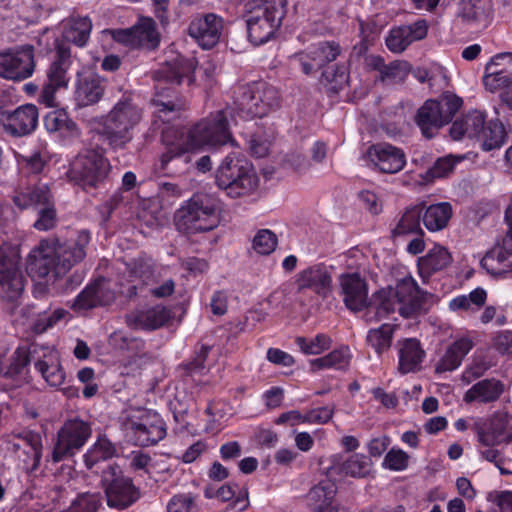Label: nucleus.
I'll list each match as a JSON object with an SVG mask.
<instances>
[{"instance_id": "f257e3e1", "label": "nucleus", "mask_w": 512, "mask_h": 512, "mask_svg": "<svg viewBox=\"0 0 512 512\" xmlns=\"http://www.w3.org/2000/svg\"><path fill=\"white\" fill-rule=\"evenodd\" d=\"M195 69L194 58L178 55L173 62L167 63L155 73L157 84L156 94L152 100L155 111L151 128L153 131H160L161 142L165 146V151L161 155L163 168L189 150L205 146L216 148L234 143L224 111H218L215 115L200 120L192 126L187 135L182 128L173 124L185 106V101L175 86L184 81L192 85L195 81Z\"/></svg>"}, {"instance_id": "f03ea898", "label": "nucleus", "mask_w": 512, "mask_h": 512, "mask_svg": "<svg viewBox=\"0 0 512 512\" xmlns=\"http://www.w3.org/2000/svg\"><path fill=\"white\" fill-rule=\"evenodd\" d=\"M91 240L88 230H81L74 241L60 243L59 240H42L31 250L26 260V272L33 280H45L54 284L62 275L81 262L85 248Z\"/></svg>"}, {"instance_id": "7ed1b4c3", "label": "nucleus", "mask_w": 512, "mask_h": 512, "mask_svg": "<svg viewBox=\"0 0 512 512\" xmlns=\"http://www.w3.org/2000/svg\"><path fill=\"white\" fill-rule=\"evenodd\" d=\"M287 0H252L247 14L248 40L260 46L273 39L287 13Z\"/></svg>"}, {"instance_id": "20e7f679", "label": "nucleus", "mask_w": 512, "mask_h": 512, "mask_svg": "<svg viewBox=\"0 0 512 512\" xmlns=\"http://www.w3.org/2000/svg\"><path fill=\"white\" fill-rule=\"evenodd\" d=\"M112 166L105 155V149L96 146L80 151L71 161L66 172L70 183L89 192L99 188L108 179Z\"/></svg>"}, {"instance_id": "39448f33", "label": "nucleus", "mask_w": 512, "mask_h": 512, "mask_svg": "<svg viewBox=\"0 0 512 512\" xmlns=\"http://www.w3.org/2000/svg\"><path fill=\"white\" fill-rule=\"evenodd\" d=\"M217 200L204 193L194 194L175 214L179 232L197 234L215 229L220 222Z\"/></svg>"}, {"instance_id": "423d86ee", "label": "nucleus", "mask_w": 512, "mask_h": 512, "mask_svg": "<svg viewBox=\"0 0 512 512\" xmlns=\"http://www.w3.org/2000/svg\"><path fill=\"white\" fill-rule=\"evenodd\" d=\"M233 103L240 117L262 118L279 107L280 95L272 85L257 81L235 87Z\"/></svg>"}, {"instance_id": "0eeeda50", "label": "nucleus", "mask_w": 512, "mask_h": 512, "mask_svg": "<svg viewBox=\"0 0 512 512\" xmlns=\"http://www.w3.org/2000/svg\"><path fill=\"white\" fill-rule=\"evenodd\" d=\"M215 183L229 197L239 198L251 194L258 187L259 179L247 159L230 153L218 167Z\"/></svg>"}, {"instance_id": "6e6552de", "label": "nucleus", "mask_w": 512, "mask_h": 512, "mask_svg": "<svg viewBox=\"0 0 512 512\" xmlns=\"http://www.w3.org/2000/svg\"><path fill=\"white\" fill-rule=\"evenodd\" d=\"M141 118V109L131 99L122 97L105 117L100 134L112 148H123L132 140V130Z\"/></svg>"}, {"instance_id": "1a4fd4ad", "label": "nucleus", "mask_w": 512, "mask_h": 512, "mask_svg": "<svg viewBox=\"0 0 512 512\" xmlns=\"http://www.w3.org/2000/svg\"><path fill=\"white\" fill-rule=\"evenodd\" d=\"M463 105V100L451 92H443L437 99H427L419 107L414 122L426 139H432L449 124Z\"/></svg>"}, {"instance_id": "9d476101", "label": "nucleus", "mask_w": 512, "mask_h": 512, "mask_svg": "<svg viewBox=\"0 0 512 512\" xmlns=\"http://www.w3.org/2000/svg\"><path fill=\"white\" fill-rule=\"evenodd\" d=\"M73 64L71 47L66 42H55L50 53V63L46 69V79L39 95L40 103L47 107L56 105V93L66 90L71 76L69 70Z\"/></svg>"}, {"instance_id": "9b49d317", "label": "nucleus", "mask_w": 512, "mask_h": 512, "mask_svg": "<svg viewBox=\"0 0 512 512\" xmlns=\"http://www.w3.org/2000/svg\"><path fill=\"white\" fill-rule=\"evenodd\" d=\"M167 423L160 413L144 409L125 423V436L129 443L139 447L158 444L167 436Z\"/></svg>"}, {"instance_id": "f8f14e48", "label": "nucleus", "mask_w": 512, "mask_h": 512, "mask_svg": "<svg viewBox=\"0 0 512 512\" xmlns=\"http://www.w3.org/2000/svg\"><path fill=\"white\" fill-rule=\"evenodd\" d=\"M92 436L89 421L79 416L67 418L57 431L56 441L52 450V461L59 463L74 457L86 445Z\"/></svg>"}, {"instance_id": "ddd939ff", "label": "nucleus", "mask_w": 512, "mask_h": 512, "mask_svg": "<svg viewBox=\"0 0 512 512\" xmlns=\"http://www.w3.org/2000/svg\"><path fill=\"white\" fill-rule=\"evenodd\" d=\"M101 482L104 486L107 506L111 509L125 510L140 498V491L133 480L124 476L117 465L107 466L103 471Z\"/></svg>"}, {"instance_id": "4468645a", "label": "nucleus", "mask_w": 512, "mask_h": 512, "mask_svg": "<svg viewBox=\"0 0 512 512\" xmlns=\"http://www.w3.org/2000/svg\"><path fill=\"white\" fill-rule=\"evenodd\" d=\"M507 226L502 245L488 251L480 261L481 268L495 279L506 278L512 271V205H509L504 214Z\"/></svg>"}, {"instance_id": "2eb2a0df", "label": "nucleus", "mask_w": 512, "mask_h": 512, "mask_svg": "<svg viewBox=\"0 0 512 512\" xmlns=\"http://www.w3.org/2000/svg\"><path fill=\"white\" fill-rule=\"evenodd\" d=\"M34 47L26 44L14 51L0 53V77L23 81L31 77L35 71Z\"/></svg>"}, {"instance_id": "dca6fc26", "label": "nucleus", "mask_w": 512, "mask_h": 512, "mask_svg": "<svg viewBox=\"0 0 512 512\" xmlns=\"http://www.w3.org/2000/svg\"><path fill=\"white\" fill-rule=\"evenodd\" d=\"M224 18L216 13L196 14L188 25V35L202 49H212L220 41L223 29Z\"/></svg>"}, {"instance_id": "f3484780", "label": "nucleus", "mask_w": 512, "mask_h": 512, "mask_svg": "<svg viewBox=\"0 0 512 512\" xmlns=\"http://www.w3.org/2000/svg\"><path fill=\"white\" fill-rule=\"evenodd\" d=\"M24 290V277L18 260L0 247V299L16 301Z\"/></svg>"}, {"instance_id": "a211bd4d", "label": "nucleus", "mask_w": 512, "mask_h": 512, "mask_svg": "<svg viewBox=\"0 0 512 512\" xmlns=\"http://www.w3.org/2000/svg\"><path fill=\"white\" fill-rule=\"evenodd\" d=\"M116 299L113 289L104 277L90 281L74 298L71 309L75 312L89 311L111 305Z\"/></svg>"}, {"instance_id": "6ab92c4d", "label": "nucleus", "mask_w": 512, "mask_h": 512, "mask_svg": "<svg viewBox=\"0 0 512 512\" xmlns=\"http://www.w3.org/2000/svg\"><path fill=\"white\" fill-rule=\"evenodd\" d=\"M393 293L399 306V314L404 318H411L420 313L428 296L412 276L399 280L393 288Z\"/></svg>"}, {"instance_id": "aec40b11", "label": "nucleus", "mask_w": 512, "mask_h": 512, "mask_svg": "<svg viewBox=\"0 0 512 512\" xmlns=\"http://www.w3.org/2000/svg\"><path fill=\"white\" fill-rule=\"evenodd\" d=\"M339 295L346 308L360 312L367 306L368 283L358 272H345L339 275Z\"/></svg>"}, {"instance_id": "412c9836", "label": "nucleus", "mask_w": 512, "mask_h": 512, "mask_svg": "<svg viewBox=\"0 0 512 512\" xmlns=\"http://www.w3.org/2000/svg\"><path fill=\"white\" fill-rule=\"evenodd\" d=\"M31 363L30 352L24 347H17L10 359V364L0 377V390L8 392L27 382L29 366Z\"/></svg>"}, {"instance_id": "4be33fe9", "label": "nucleus", "mask_w": 512, "mask_h": 512, "mask_svg": "<svg viewBox=\"0 0 512 512\" xmlns=\"http://www.w3.org/2000/svg\"><path fill=\"white\" fill-rule=\"evenodd\" d=\"M370 162L382 173L394 174L406 164V156L401 148L389 143H376L367 150Z\"/></svg>"}, {"instance_id": "5701e85b", "label": "nucleus", "mask_w": 512, "mask_h": 512, "mask_svg": "<svg viewBox=\"0 0 512 512\" xmlns=\"http://www.w3.org/2000/svg\"><path fill=\"white\" fill-rule=\"evenodd\" d=\"M428 33V22L418 19L408 25H401L390 29L385 44L393 53H402L413 42L423 40Z\"/></svg>"}, {"instance_id": "b1692460", "label": "nucleus", "mask_w": 512, "mask_h": 512, "mask_svg": "<svg viewBox=\"0 0 512 512\" xmlns=\"http://www.w3.org/2000/svg\"><path fill=\"white\" fill-rule=\"evenodd\" d=\"M483 83L491 92L512 84V53H499L491 58L485 67Z\"/></svg>"}, {"instance_id": "393cba45", "label": "nucleus", "mask_w": 512, "mask_h": 512, "mask_svg": "<svg viewBox=\"0 0 512 512\" xmlns=\"http://www.w3.org/2000/svg\"><path fill=\"white\" fill-rule=\"evenodd\" d=\"M457 17L470 28L484 29L493 18L492 4L488 0H461Z\"/></svg>"}, {"instance_id": "a878e982", "label": "nucleus", "mask_w": 512, "mask_h": 512, "mask_svg": "<svg viewBox=\"0 0 512 512\" xmlns=\"http://www.w3.org/2000/svg\"><path fill=\"white\" fill-rule=\"evenodd\" d=\"M172 319V310L162 304H157L146 309L136 310L127 317V323L136 329L155 331L167 325Z\"/></svg>"}, {"instance_id": "bb28decb", "label": "nucleus", "mask_w": 512, "mask_h": 512, "mask_svg": "<svg viewBox=\"0 0 512 512\" xmlns=\"http://www.w3.org/2000/svg\"><path fill=\"white\" fill-rule=\"evenodd\" d=\"M298 291L312 290L318 296L327 298L332 285V277L323 263L315 264L300 271L296 278Z\"/></svg>"}, {"instance_id": "cd10ccee", "label": "nucleus", "mask_w": 512, "mask_h": 512, "mask_svg": "<svg viewBox=\"0 0 512 512\" xmlns=\"http://www.w3.org/2000/svg\"><path fill=\"white\" fill-rule=\"evenodd\" d=\"M37 124V107L33 104H26L7 114L4 130L12 136L20 137L33 132Z\"/></svg>"}, {"instance_id": "c85d7f7f", "label": "nucleus", "mask_w": 512, "mask_h": 512, "mask_svg": "<svg viewBox=\"0 0 512 512\" xmlns=\"http://www.w3.org/2000/svg\"><path fill=\"white\" fill-rule=\"evenodd\" d=\"M105 81L99 75L91 72L77 73L75 84V100L81 107L93 105L103 97Z\"/></svg>"}, {"instance_id": "c756f323", "label": "nucleus", "mask_w": 512, "mask_h": 512, "mask_svg": "<svg viewBox=\"0 0 512 512\" xmlns=\"http://www.w3.org/2000/svg\"><path fill=\"white\" fill-rule=\"evenodd\" d=\"M473 347L474 342L469 336H462L454 340L435 364V373L442 374L458 369Z\"/></svg>"}, {"instance_id": "7c9ffc66", "label": "nucleus", "mask_w": 512, "mask_h": 512, "mask_svg": "<svg viewBox=\"0 0 512 512\" xmlns=\"http://www.w3.org/2000/svg\"><path fill=\"white\" fill-rule=\"evenodd\" d=\"M504 392V384L495 378H486L473 384L464 394L465 403L488 404L497 401Z\"/></svg>"}, {"instance_id": "2f4dec72", "label": "nucleus", "mask_w": 512, "mask_h": 512, "mask_svg": "<svg viewBox=\"0 0 512 512\" xmlns=\"http://www.w3.org/2000/svg\"><path fill=\"white\" fill-rule=\"evenodd\" d=\"M337 493V485L331 479H323L314 485L307 494L308 506L314 512H331Z\"/></svg>"}, {"instance_id": "473e14b6", "label": "nucleus", "mask_w": 512, "mask_h": 512, "mask_svg": "<svg viewBox=\"0 0 512 512\" xmlns=\"http://www.w3.org/2000/svg\"><path fill=\"white\" fill-rule=\"evenodd\" d=\"M425 355L419 340L416 338L405 339L398 353L399 372L403 375L418 372Z\"/></svg>"}, {"instance_id": "72a5a7b5", "label": "nucleus", "mask_w": 512, "mask_h": 512, "mask_svg": "<svg viewBox=\"0 0 512 512\" xmlns=\"http://www.w3.org/2000/svg\"><path fill=\"white\" fill-rule=\"evenodd\" d=\"M421 205V221L430 232L445 229L452 218L453 209L449 202H439L429 206Z\"/></svg>"}, {"instance_id": "f704fd0d", "label": "nucleus", "mask_w": 512, "mask_h": 512, "mask_svg": "<svg viewBox=\"0 0 512 512\" xmlns=\"http://www.w3.org/2000/svg\"><path fill=\"white\" fill-rule=\"evenodd\" d=\"M34 366L49 386L57 388L65 382L66 374L57 352L48 351L44 353L43 357L39 358Z\"/></svg>"}, {"instance_id": "c9c22d12", "label": "nucleus", "mask_w": 512, "mask_h": 512, "mask_svg": "<svg viewBox=\"0 0 512 512\" xmlns=\"http://www.w3.org/2000/svg\"><path fill=\"white\" fill-rule=\"evenodd\" d=\"M452 261L449 251L439 245L434 246L428 253L419 258L418 271L420 277L425 281L434 273L444 270Z\"/></svg>"}, {"instance_id": "e433bc0d", "label": "nucleus", "mask_w": 512, "mask_h": 512, "mask_svg": "<svg viewBox=\"0 0 512 512\" xmlns=\"http://www.w3.org/2000/svg\"><path fill=\"white\" fill-rule=\"evenodd\" d=\"M398 305L393 288H382L372 294L367 300V312L373 313L376 320H381L394 313Z\"/></svg>"}, {"instance_id": "4c0bfd02", "label": "nucleus", "mask_w": 512, "mask_h": 512, "mask_svg": "<svg viewBox=\"0 0 512 512\" xmlns=\"http://www.w3.org/2000/svg\"><path fill=\"white\" fill-rule=\"evenodd\" d=\"M43 123L48 132H58L63 137L77 138L80 135L77 124L64 109L50 111L45 115Z\"/></svg>"}, {"instance_id": "58836bf2", "label": "nucleus", "mask_w": 512, "mask_h": 512, "mask_svg": "<svg viewBox=\"0 0 512 512\" xmlns=\"http://www.w3.org/2000/svg\"><path fill=\"white\" fill-rule=\"evenodd\" d=\"M349 81V66L345 62H338L322 69L320 82L328 93L337 94L344 89Z\"/></svg>"}, {"instance_id": "ea45409f", "label": "nucleus", "mask_w": 512, "mask_h": 512, "mask_svg": "<svg viewBox=\"0 0 512 512\" xmlns=\"http://www.w3.org/2000/svg\"><path fill=\"white\" fill-rule=\"evenodd\" d=\"M391 233L393 239L404 238L414 234H425L421 228V205L407 208Z\"/></svg>"}, {"instance_id": "a19ab883", "label": "nucleus", "mask_w": 512, "mask_h": 512, "mask_svg": "<svg viewBox=\"0 0 512 512\" xmlns=\"http://www.w3.org/2000/svg\"><path fill=\"white\" fill-rule=\"evenodd\" d=\"M116 447L105 435H100L95 443L83 455L87 469L91 470L101 461H107L116 455Z\"/></svg>"}, {"instance_id": "79ce46f5", "label": "nucleus", "mask_w": 512, "mask_h": 512, "mask_svg": "<svg viewBox=\"0 0 512 512\" xmlns=\"http://www.w3.org/2000/svg\"><path fill=\"white\" fill-rule=\"evenodd\" d=\"M49 197L48 187L37 185L16 193L13 202L20 209L38 208L48 204Z\"/></svg>"}, {"instance_id": "37998d69", "label": "nucleus", "mask_w": 512, "mask_h": 512, "mask_svg": "<svg viewBox=\"0 0 512 512\" xmlns=\"http://www.w3.org/2000/svg\"><path fill=\"white\" fill-rule=\"evenodd\" d=\"M312 60L316 62L318 68H325L331 62H334L342 53V47L339 42L334 40H323L308 47Z\"/></svg>"}, {"instance_id": "c03bdc74", "label": "nucleus", "mask_w": 512, "mask_h": 512, "mask_svg": "<svg viewBox=\"0 0 512 512\" xmlns=\"http://www.w3.org/2000/svg\"><path fill=\"white\" fill-rule=\"evenodd\" d=\"M92 30V22L88 17H78L73 20L70 28L65 32L62 40L55 42H66L71 46V43L78 47H84L89 38Z\"/></svg>"}, {"instance_id": "a18cd8bd", "label": "nucleus", "mask_w": 512, "mask_h": 512, "mask_svg": "<svg viewBox=\"0 0 512 512\" xmlns=\"http://www.w3.org/2000/svg\"><path fill=\"white\" fill-rule=\"evenodd\" d=\"M506 137L507 133L503 123L495 119L487 122L478 141L482 143L483 150L491 151L500 148L505 143Z\"/></svg>"}, {"instance_id": "49530a36", "label": "nucleus", "mask_w": 512, "mask_h": 512, "mask_svg": "<svg viewBox=\"0 0 512 512\" xmlns=\"http://www.w3.org/2000/svg\"><path fill=\"white\" fill-rule=\"evenodd\" d=\"M487 292L482 287L473 289L468 295L462 294L454 297L449 302V308L453 311H468L479 309L486 303Z\"/></svg>"}, {"instance_id": "de8ad7c7", "label": "nucleus", "mask_w": 512, "mask_h": 512, "mask_svg": "<svg viewBox=\"0 0 512 512\" xmlns=\"http://www.w3.org/2000/svg\"><path fill=\"white\" fill-rule=\"evenodd\" d=\"M350 363L348 347L335 349L327 355L311 360V366L315 369L345 370Z\"/></svg>"}, {"instance_id": "09e8293b", "label": "nucleus", "mask_w": 512, "mask_h": 512, "mask_svg": "<svg viewBox=\"0 0 512 512\" xmlns=\"http://www.w3.org/2000/svg\"><path fill=\"white\" fill-rule=\"evenodd\" d=\"M394 334V326L391 324H382L378 328L368 331L367 343L375 350L378 355L387 351L392 344Z\"/></svg>"}, {"instance_id": "8fccbe9b", "label": "nucleus", "mask_w": 512, "mask_h": 512, "mask_svg": "<svg viewBox=\"0 0 512 512\" xmlns=\"http://www.w3.org/2000/svg\"><path fill=\"white\" fill-rule=\"evenodd\" d=\"M371 467L370 457L361 453H354L342 463L341 471L346 476L364 478L370 474Z\"/></svg>"}, {"instance_id": "3c124183", "label": "nucleus", "mask_w": 512, "mask_h": 512, "mask_svg": "<svg viewBox=\"0 0 512 512\" xmlns=\"http://www.w3.org/2000/svg\"><path fill=\"white\" fill-rule=\"evenodd\" d=\"M295 344L305 355H319L331 348L332 339L327 334L318 333L314 338L298 336L295 339Z\"/></svg>"}, {"instance_id": "603ef678", "label": "nucleus", "mask_w": 512, "mask_h": 512, "mask_svg": "<svg viewBox=\"0 0 512 512\" xmlns=\"http://www.w3.org/2000/svg\"><path fill=\"white\" fill-rule=\"evenodd\" d=\"M134 28L136 40H138L137 48L147 46L154 49L159 45L160 38L153 20L146 19L135 25Z\"/></svg>"}, {"instance_id": "864d4df0", "label": "nucleus", "mask_w": 512, "mask_h": 512, "mask_svg": "<svg viewBox=\"0 0 512 512\" xmlns=\"http://www.w3.org/2000/svg\"><path fill=\"white\" fill-rule=\"evenodd\" d=\"M102 506V497L99 493H80L71 502L67 512H98Z\"/></svg>"}, {"instance_id": "5fc2aeb1", "label": "nucleus", "mask_w": 512, "mask_h": 512, "mask_svg": "<svg viewBox=\"0 0 512 512\" xmlns=\"http://www.w3.org/2000/svg\"><path fill=\"white\" fill-rule=\"evenodd\" d=\"M277 243L274 232L269 229H260L253 238L252 247L258 254L269 255L275 250Z\"/></svg>"}, {"instance_id": "6e6d98bb", "label": "nucleus", "mask_w": 512, "mask_h": 512, "mask_svg": "<svg viewBox=\"0 0 512 512\" xmlns=\"http://www.w3.org/2000/svg\"><path fill=\"white\" fill-rule=\"evenodd\" d=\"M464 121L468 130V138L478 140L487 124L485 113L479 110L470 111L464 116Z\"/></svg>"}, {"instance_id": "4d7b16f0", "label": "nucleus", "mask_w": 512, "mask_h": 512, "mask_svg": "<svg viewBox=\"0 0 512 512\" xmlns=\"http://www.w3.org/2000/svg\"><path fill=\"white\" fill-rule=\"evenodd\" d=\"M411 65L407 61H393L386 64V67L382 71L381 80H392L394 82H401L406 79L408 74L410 73Z\"/></svg>"}, {"instance_id": "13d9d810", "label": "nucleus", "mask_w": 512, "mask_h": 512, "mask_svg": "<svg viewBox=\"0 0 512 512\" xmlns=\"http://www.w3.org/2000/svg\"><path fill=\"white\" fill-rule=\"evenodd\" d=\"M408 459L406 452L392 448L385 455L383 466L393 471H402L408 467Z\"/></svg>"}, {"instance_id": "bf43d9fd", "label": "nucleus", "mask_w": 512, "mask_h": 512, "mask_svg": "<svg viewBox=\"0 0 512 512\" xmlns=\"http://www.w3.org/2000/svg\"><path fill=\"white\" fill-rule=\"evenodd\" d=\"M56 224V210L49 202L38 212V218L34 223V228L39 231H48Z\"/></svg>"}, {"instance_id": "052dcab7", "label": "nucleus", "mask_w": 512, "mask_h": 512, "mask_svg": "<svg viewBox=\"0 0 512 512\" xmlns=\"http://www.w3.org/2000/svg\"><path fill=\"white\" fill-rule=\"evenodd\" d=\"M65 275H62L58 280L53 284L58 292L63 294H68L74 291L78 286L83 282L85 275L83 271L75 270L72 274L64 278Z\"/></svg>"}, {"instance_id": "680f3d73", "label": "nucleus", "mask_w": 512, "mask_h": 512, "mask_svg": "<svg viewBox=\"0 0 512 512\" xmlns=\"http://www.w3.org/2000/svg\"><path fill=\"white\" fill-rule=\"evenodd\" d=\"M105 35H109L115 42L130 48H137L135 28L128 29H106L103 31Z\"/></svg>"}, {"instance_id": "e2e57ef3", "label": "nucleus", "mask_w": 512, "mask_h": 512, "mask_svg": "<svg viewBox=\"0 0 512 512\" xmlns=\"http://www.w3.org/2000/svg\"><path fill=\"white\" fill-rule=\"evenodd\" d=\"M194 497L191 494H176L167 504L168 512H193Z\"/></svg>"}, {"instance_id": "0e129e2a", "label": "nucleus", "mask_w": 512, "mask_h": 512, "mask_svg": "<svg viewBox=\"0 0 512 512\" xmlns=\"http://www.w3.org/2000/svg\"><path fill=\"white\" fill-rule=\"evenodd\" d=\"M66 311L64 309H55L50 314L40 316L34 323L33 329L36 333H44L48 329L54 327L64 316Z\"/></svg>"}, {"instance_id": "69168bd1", "label": "nucleus", "mask_w": 512, "mask_h": 512, "mask_svg": "<svg viewBox=\"0 0 512 512\" xmlns=\"http://www.w3.org/2000/svg\"><path fill=\"white\" fill-rule=\"evenodd\" d=\"M333 415V406H322L307 411L304 420L307 424H326L332 419Z\"/></svg>"}, {"instance_id": "338daca9", "label": "nucleus", "mask_w": 512, "mask_h": 512, "mask_svg": "<svg viewBox=\"0 0 512 512\" xmlns=\"http://www.w3.org/2000/svg\"><path fill=\"white\" fill-rule=\"evenodd\" d=\"M266 358L269 362L283 367H291L295 364L294 357L279 348H269L266 353Z\"/></svg>"}, {"instance_id": "774afa93", "label": "nucleus", "mask_w": 512, "mask_h": 512, "mask_svg": "<svg viewBox=\"0 0 512 512\" xmlns=\"http://www.w3.org/2000/svg\"><path fill=\"white\" fill-rule=\"evenodd\" d=\"M456 161L452 157L438 158L430 169L433 177L441 178L453 171Z\"/></svg>"}]
</instances>
